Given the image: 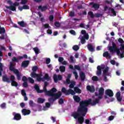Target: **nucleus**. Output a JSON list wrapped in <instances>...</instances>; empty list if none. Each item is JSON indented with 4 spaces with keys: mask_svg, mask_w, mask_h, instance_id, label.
I'll return each instance as SVG.
<instances>
[{
    "mask_svg": "<svg viewBox=\"0 0 124 124\" xmlns=\"http://www.w3.org/2000/svg\"><path fill=\"white\" fill-rule=\"evenodd\" d=\"M22 7L23 9H25V10L30 9V6H29L28 5L25 4Z\"/></svg>",
    "mask_w": 124,
    "mask_h": 124,
    "instance_id": "62",
    "label": "nucleus"
},
{
    "mask_svg": "<svg viewBox=\"0 0 124 124\" xmlns=\"http://www.w3.org/2000/svg\"><path fill=\"white\" fill-rule=\"evenodd\" d=\"M37 69H38V67L37 66H34L32 67V72H36Z\"/></svg>",
    "mask_w": 124,
    "mask_h": 124,
    "instance_id": "49",
    "label": "nucleus"
},
{
    "mask_svg": "<svg viewBox=\"0 0 124 124\" xmlns=\"http://www.w3.org/2000/svg\"><path fill=\"white\" fill-rule=\"evenodd\" d=\"M59 69L62 73H63L65 72V66H60L59 67Z\"/></svg>",
    "mask_w": 124,
    "mask_h": 124,
    "instance_id": "29",
    "label": "nucleus"
},
{
    "mask_svg": "<svg viewBox=\"0 0 124 124\" xmlns=\"http://www.w3.org/2000/svg\"><path fill=\"white\" fill-rule=\"evenodd\" d=\"M12 71H13L14 73L16 75L17 80H18V81H20L21 80V77H22L23 75L22 73H20L19 70L17 69H15Z\"/></svg>",
    "mask_w": 124,
    "mask_h": 124,
    "instance_id": "8",
    "label": "nucleus"
},
{
    "mask_svg": "<svg viewBox=\"0 0 124 124\" xmlns=\"http://www.w3.org/2000/svg\"><path fill=\"white\" fill-rule=\"evenodd\" d=\"M69 32L71 34H73V35H76V32L74 30H70Z\"/></svg>",
    "mask_w": 124,
    "mask_h": 124,
    "instance_id": "59",
    "label": "nucleus"
},
{
    "mask_svg": "<svg viewBox=\"0 0 124 124\" xmlns=\"http://www.w3.org/2000/svg\"><path fill=\"white\" fill-rule=\"evenodd\" d=\"M30 64V61L29 60L27 61H24L22 62L21 63V66L22 67H28L29 66V64Z\"/></svg>",
    "mask_w": 124,
    "mask_h": 124,
    "instance_id": "19",
    "label": "nucleus"
},
{
    "mask_svg": "<svg viewBox=\"0 0 124 124\" xmlns=\"http://www.w3.org/2000/svg\"><path fill=\"white\" fill-rule=\"evenodd\" d=\"M100 98L99 97L96 98L95 100H93L92 99H89L88 100H82L79 103V106L81 107L82 108H84L88 111L87 106L89 105H92V106H95V105L99 103V100Z\"/></svg>",
    "mask_w": 124,
    "mask_h": 124,
    "instance_id": "2",
    "label": "nucleus"
},
{
    "mask_svg": "<svg viewBox=\"0 0 124 124\" xmlns=\"http://www.w3.org/2000/svg\"><path fill=\"white\" fill-rule=\"evenodd\" d=\"M28 78H27V77L24 76L23 77H22V81H23V82H27L28 81Z\"/></svg>",
    "mask_w": 124,
    "mask_h": 124,
    "instance_id": "48",
    "label": "nucleus"
},
{
    "mask_svg": "<svg viewBox=\"0 0 124 124\" xmlns=\"http://www.w3.org/2000/svg\"><path fill=\"white\" fill-rule=\"evenodd\" d=\"M53 80L55 83H58V81L62 80V76L61 75H57V74H54L53 75Z\"/></svg>",
    "mask_w": 124,
    "mask_h": 124,
    "instance_id": "10",
    "label": "nucleus"
},
{
    "mask_svg": "<svg viewBox=\"0 0 124 124\" xmlns=\"http://www.w3.org/2000/svg\"><path fill=\"white\" fill-rule=\"evenodd\" d=\"M90 5H92V7L95 9L96 10H97L100 7V5L98 3H94L93 2H91L90 3Z\"/></svg>",
    "mask_w": 124,
    "mask_h": 124,
    "instance_id": "14",
    "label": "nucleus"
},
{
    "mask_svg": "<svg viewBox=\"0 0 124 124\" xmlns=\"http://www.w3.org/2000/svg\"><path fill=\"white\" fill-rule=\"evenodd\" d=\"M58 103L59 104H63V103H64V101H63V99L62 98H60L59 99V101H58Z\"/></svg>",
    "mask_w": 124,
    "mask_h": 124,
    "instance_id": "47",
    "label": "nucleus"
},
{
    "mask_svg": "<svg viewBox=\"0 0 124 124\" xmlns=\"http://www.w3.org/2000/svg\"><path fill=\"white\" fill-rule=\"evenodd\" d=\"M15 76L14 75H11V85L13 87H18V82L15 81Z\"/></svg>",
    "mask_w": 124,
    "mask_h": 124,
    "instance_id": "9",
    "label": "nucleus"
},
{
    "mask_svg": "<svg viewBox=\"0 0 124 124\" xmlns=\"http://www.w3.org/2000/svg\"><path fill=\"white\" fill-rule=\"evenodd\" d=\"M20 60H23V56H18L17 58L14 57L12 58V61L15 62H18Z\"/></svg>",
    "mask_w": 124,
    "mask_h": 124,
    "instance_id": "20",
    "label": "nucleus"
},
{
    "mask_svg": "<svg viewBox=\"0 0 124 124\" xmlns=\"http://www.w3.org/2000/svg\"><path fill=\"white\" fill-rule=\"evenodd\" d=\"M108 70L109 67H107L103 72V75H107V73H108Z\"/></svg>",
    "mask_w": 124,
    "mask_h": 124,
    "instance_id": "35",
    "label": "nucleus"
},
{
    "mask_svg": "<svg viewBox=\"0 0 124 124\" xmlns=\"http://www.w3.org/2000/svg\"><path fill=\"white\" fill-rule=\"evenodd\" d=\"M0 107H1L2 109H5V108H6V104H5V103H3L0 105Z\"/></svg>",
    "mask_w": 124,
    "mask_h": 124,
    "instance_id": "52",
    "label": "nucleus"
},
{
    "mask_svg": "<svg viewBox=\"0 0 124 124\" xmlns=\"http://www.w3.org/2000/svg\"><path fill=\"white\" fill-rule=\"evenodd\" d=\"M73 49L74 51H78L80 49V47L78 45H75L73 46Z\"/></svg>",
    "mask_w": 124,
    "mask_h": 124,
    "instance_id": "39",
    "label": "nucleus"
},
{
    "mask_svg": "<svg viewBox=\"0 0 124 124\" xmlns=\"http://www.w3.org/2000/svg\"><path fill=\"white\" fill-rule=\"evenodd\" d=\"M87 48L90 52H94V47L93 46V45L91 44H88L87 46Z\"/></svg>",
    "mask_w": 124,
    "mask_h": 124,
    "instance_id": "22",
    "label": "nucleus"
},
{
    "mask_svg": "<svg viewBox=\"0 0 124 124\" xmlns=\"http://www.w3.org/2000/svg\"><path fill=\"white\" fill-rule=\"evenodd\" d=\"M28 3V0H21L20 2L21 4H27Z\"/></svg>",
    "mask_w": 124,
    "mask_h": 124,
    "instance_id": "53",
    "label": "nucleus"
},
{
    "mask_svg": "<svg viewBox=\"0 0 124 124\" xmlns=\"http://www.w3.org/2000/svg\"><path fill=\"white\" fill-rule=\"evenodd\" d=\"M103 57H108V58H111V55L109 54L108 51L105 52L103 54Z\"/></svg>",
    "mask_w": 124,
    "mask_h": 124,
    "instance_id": "30",
    "label": "nucleus"
},
{
    "mask_svg": "<svg viewBox=\"0 0 124 124\" xmlns=\"http://www.w3.org/2000/svg\"><path fill=\"white\" fill-rule=\"evenodd\" d=\"M38 9H40L42 12H43V11H46V10L48 9V7L46 5V6L39 5L38 7Z\"/></svg>",
    "mask_w": 124,
    "mask_h": 124,
    "instance_id": "21",
    "label": "nucleus"
},
{
    "mask_svg": "<svg viewBox=\"0 0 124 124\" xmlns=\"http://www.w3.org/2000/svg\"><path fill=\"white\" fill-rule=\"evenodd\" d=\"M57 89L53 87L52 88L51 92L47 94L48 96H51V97L48 98V101L50 104H53L54 101H56L57 99H59L62 96V92H58L57 93Z\"/></svg>",
    "mask_w": 124,
    "mask_h": 124,
    "instance_id": "3",
    "label": "nucleus"
},
{
    "mask_svg": "<svg viewBox=\"0 0 124 124\" xmlns=\"http://www.w3.org/2000/svg\"><path fill=\"white\" fill-rule=\"evenodd\" d=\"M112 46H109L108 50L110 51V53H114V52H116L117 56H120V48L117 47V45L114 42H112Z\"/></svg>",
    "mask_w": 124,
    "mask_h": 124,
    "instance_id": "5",
    "label": "nucleus"
},
{
    "mask_svg": "<svg viewBox=\"0 0 124 124\" xmlns=\"http://www.w3.org/2000/svg\"><path fill=\"white\" fill-rule=\"evenodd\" d=\"M87 113H88L87 109L79 106L77 111L73 112L71 116L76 120H78V124H82L85 122L84 117L87 115Z\"/></svg>",
    "mask_w": 124,
    "mask_h": 124,
    "instance_id": "1",
    "label": "nucleus"
},
{
    "mask_svg": "<svg viewBox=\"0 0 124 124\" xmlns=\"http://www.w3.org/2000/svg\"><path fill=\"white\" fill-rule=\"evenodd\" d=\"M63 58L62 57H59L58 59V62H63Z\"/></svg>",
    "mask_w": 124,
    "mask_h": 124,
    "instance_id": "64",
    "label": "nucleus"
},
{
    "mask_svg": "<svg viewBox=\"0 0 124 124\" xmlns=\"http://www.w3.org/2000/svg\"><path fill=\"white\" fill-rule=\"evenodd\" d=\"M48 86V83L47 81L45 82L44 83V89H45V91L47 90V86Z\"/></svg>",
    "mask_w": 124,
    "mask_h": 124,
    "instance_id": "61",
    "label": "nucleus"
},
{
    "mask_svg": "<svg viewBox=\"0 0 124 124\" xmlns=\"http://www.w3.org/2000/svg\"><path fill=\"white\" fill-rule=\"evenodd\" d=\"M109 10H110L112 14H113L114 16H117V13H116V11H115V9H114V8H109Z\"/></svg>",
    "mask_w": 124,
    "mask_h": 124,
    "instance_id": "33",
    "label": "nucleus"
},
{
    "mask_svg": "<svg viewBox=\"0 0 124 124\" xmlns=\"http://www.w3.org/2000/svg\"><path fill=\"white\" fill-rule=\"evenodd\" d=\"M75 85H76V82L72 81L71 82V84L69 85V88L71 90V89H73V88H74Z\"/></svg>",
    "mask_w": 124,
    "mask_h": 124,
    "instance_id": "27",
    "label": "nucleus"
},
{
    "mask_svg": "<svg viewBox=\"0 0 124 124\" xmlns=\"http://www.w3.org/2000/svg\"><path fill=\"white\" fill-rule=\"evenodd\" d=\"M54 25L55 26V27H56L57 28H60V27H61V23H60V22H58V21H56L54 23Z\"/></svg>",
    "mask_w": 124,
    "mask_h": 124,
    "instance_id": "45",
    "label": "nucleus"
},
{
    "mask_svg": "<svg viewBox=\"0 0 124 124\" xmlns=\"http://www.w3.org/2000/svg\"><path fill=\"white\" fill-rule=\"evenodd\" d=\"M22 86L23 87H24V88H28V87H29V84H28L27 81H25L23 83Z\"/></svg>",
    "mask_w": 124,
    "mask_h": 124,
    "instance_id": "55",
    "label": "nucleus"
},
{
    "mask_svg": "<svg viewBox=\"0 0 124 124\" xmlns=\"http://www.w3.org/2000/svg\"><path fill=\"white\" fill-rule=\"evenodd\" d=\"M21 112L23 116H27V115H30V114H31V110L27 109L26 108L23 109Z\"/></svg>",
    "mask_w": 124,
    "mask_h": 124,
    "instance_id": "17",
    "label": "nucleus"
},
{
    "mask_svg": "<svg viewBox=\"0 0 124 124\" xmlns=\"http://www.w3.org/2000/svg\"><path fill=\"white\" fill-rule=\"evenodd\" d=\"M75 69L78 70L79 71H81V67L78 65H75L74 66Z\"/></svg>",
    "mask_w": 124,
    "mask_h": 124,
    "instance_id": "51",
    "label": "nucleus"
},
{
    "mask_svg": "<svg viewBox=\"0 0 124 124\" xmlns=\"http://www.w3.org/2000/svg\"><path fill=\"white\" fill-rule=\"evenodd\" d=\"M102 74V72L101 71V70L98 68V70L96 71V75L98 76L101 75Z\"/></svg>",
    "mask_w": 124,
    "mask_h": 124,
    "instance_id": "46",
    "label": "nucleus"
},
{
    "mask_svg": "<svg viewBox=\"0 0 124 124\" xmlns=\"http://www.w3.org/2000/svg\"><path fill=\"white\" fill-rule=\"evenodd\" d=\"M52 92V89L49 91H47V89H46L45 88H43V90H39V92H38V93H46V95H47L48 93H50Z\"/></svg>",
    "mask_w": 124,
    "mask_h": 124,
    "instance_id": "16",
    "label": "nucleus"
},
{
    "mask_svg": "<svg viewBox=\"0 0 124 124\" xmlns=\"http://www.w3.org/2000/svg\"><path fill=\"white\" fill-rule=\"evenodd\" d=\"M2 33H5V29L4 28H1L0 26V34H2Z\"/></svg>",
    "mask_w": 124,
    "mask_h": 124,
    "instance_id": "37",
    "label": "nucleus"
},
{
    "mask_svg": "<svg viewBox=\"0 0 124 124\" xmlns=\"http://www.w3.org/2000/svg\"><path fill=\"white\" fill-rule=\"evenodd\" d=\"M104 94V88L101 87L99 89V93L97 92H95V96H98V97L100 99H102V96Z\"/></svg>",
    "mask_w": 124,
    "mask_h": 124,
    "instance_id": "7",
    "label": "nucleus"
},
{
    "mask_svg": "<svg viewBox=\"0 0 124 124\" xmlns=\"http://www.w3.org/2000/svg\"><path fill=\"white\" fill-rule=\"evenodd\" d=\"M92 79V80L94 81V82H97V81H98V77L95 76H93Z\"/></svg>",
    "mask_w": 124,
    "mask_h": 124,
    "instance_id": "42",
    "label": "nucleus"
},
{
    "mask_svg": "<svg viewBox=\"0 0 124 124\" xmlns=\"http://www.w3.org/2000/svg\"><path fill=\"white\" fill-rule=\"evenodd\" d=\"M116 99L118 102H122L123 98L121 96V92H117L116 94Z\"/></svg>",
    "mask_w": 124,
    "mask_h": 124,
    "instance_id": "18",
    "label": "nucleus"
},
{
    "mask_svg": "<svg viewBox=\"0 0 124 124\" xmlns=\"http://www.w3.org/2000/svg\"><path fill=\"white\" fill-rule=\"evenodd\" d=\"M87 91L90 92V93H93L94 92H95V88H94V86L93 85H92L91 86L90 85H88L86 87Z\"/></svg>",
    "mask_w": 124,
    "mask_h": 124,
    "instance_id": "15",
    "label": "nucleus"
},
{
    "mask_svg": "<svg viewBox=\"0 0 124 124\" xmlns=\"http://www.w3.org/2000/svg\"><path fill=\"white\" fill-rule=\"evenodd\" d=\"M34 88L35 91H36L37 93H38V92L40 90L39 86H38V84H35Z\"/></svg>",
    "mask_w": 124,
    "mask_h": 124,
    "instance_id": "41",
    "label": "nucleus"
},
{
    "mask_svg": "<svg viewBox=\"0 0 124 124\" xmlns=\"http://www.w3.org/2000/svg\"><path fill=\"white\" fill-rule=\"evenodd\" d=\"M19 4V3L18 2H15L13 3V5H10L9 6H5V7L6 8V9H9L12 11H16V6H18Z\"/></svg>",
    "mask_w": 124,
    "mask_h": 124,
    "instance_id": "6",
    "label": "nucleus"
},
{
    "mask_svg": "<svg viewBox=\"0 0 124 124\" xmlns=\"http://www.w3.org/2000/svg\"><path fill=\"white\" fill-rule=\"evenodd\" d=\"M13 115L14 116L13 120H15V121H20V120L22 119V116H21V114L20 113H16L15 112H13Z\"/></svg>",
    "mask_w": 124,
    "mask_h": 124,
    "instance_id": "12",
    "label": "nucleus"
},
{
    "mask_svg": "<svg viewBox=\"0 0 124 124\" xmlns=\"http://www.w3.org/2000/svg\"><path fill=\"white\" fill-rule=\"evenodd\" d=\"M3 69H2V63L0 62V76H1L2 75V71Z\"/></svg>",
    "mask_w": 124,
    "mask_h": 124,
    "instance_id": "43",
    "label": "nucleus"
},
{
    "mask_svg": "<svg viewBox=\"0 0 124 124\" xmlns=\"http://www.w3.org/2000/svg\"><path fill=\"white\" fill-rule=\"evenodd\" d=\"M81 44H85L86 43V39H84L82 37L80 39Z\"/></svg>",
    "mask_w": 124,
    "mask_h": 124,
    "instance_id": "56",
    "label": "nucleus"
},
{
    "mask_svg": "<svg viewBox=\"0 0 124 124\" xmlns=\"http://www.w3.org/2000/svg\"><path fill=\"white\" fill-rule=\"evenodd\" d=\"M88 15H89V16H90L91 18L92 19H93V18H94V15L93 14V13L92 11L89 12L88 13Z\"/></svg>",
    "mask_w": 124,
    "mask_h": 124,
    "instance_id": "36",
    "label": "nucleus"
},
{
    "mask_svg": "<svg viewBox=\"0 0 124 124\" xmlns=\"http://www.w3.org/2000/svg\"><path fill=\"white\" fill-rule=\"evenodd\" d=\"M41 77H42V74H38L36 77V78H37V81L40 82V81L42 80Z\"/></svg>",
    "mask_w": 124,
    "mask_h": 124,
    "instance_id": "32",
    "label": "nucleus"
},
{
    "mask_svg": "<svg viewBox=\"0 0 124 124\" xmlns=\"http://www.w3.org/2000/svg\"><path fill=\"white\" fill-rule=\"evenodd\" d=\"M105 93L107 95H108V96H109V97H112L114 96V93H113V91L110 89L106 90L105 91Z\"/></svg>",
    "mask_w": 124,
    "mask_h": 124,
    "instance_id": "13",
    "label": "nucleus"
},
{
    "mask_svg": "<svg viewBox=\"0 0 124 124\" xmlns=\"http://www.w3.org/2000/svg\"><path fill=\"white\" fill-rule=\"evenodd\" d=\"M33 50L36 54V55H38L39 54V49L37 47H35L33 48Z\"/></svg>",
    "mask_w": 124,
    "mask_h": 124,
    "instance_id": "40",
    "label": "nucleus"
},
{
    "mask_svg": "<svg viewBox=\"0 0 124 124\" xmlns=\"http://www.w3.org/2000/svg\"><path fill=\"white\" fill-rule=\"evenodd\" d=\"M73 74L75 76V79L76 80H77L78 79V73H77V72H76V71H74L73 72Z\"/></svg>",
    "mask_w": 124,
    "mask_h": 124,
    "instance_id": "50",
    "label": "nucleus"
},
{
    "mask_svg": "<svg viewBox=\"0 0 124 124\" xmlns=\"http://www.w3.org/2000/svg\"><path fill=\"white\" fill-rule=\"evenodd\" d=\"M21 94L23 96H27V93H26V91L24 90L21 91Z\"/></svg>",
    "mask_w": 124,
    "mask_h": 124,
    "instance_id": "63",
    "label": "nucleus"
},
{
    "mask_svg": "<svg viewBox=\"0 0 124 124\" xmlns=\"http://www.w3.org/2000/svg\"><path fill=\"white\" fill-rule=\"evenodd\" d=\"M14 69H15V65L13 64V62H10V66H9V70L10 71H12Z\"/></svg>",
    "mask_w": 124,
    "mask_h": 124,
    "instance_id": "25",
    "label": "nucleus"
},
{
    "mask_svg": "<svg viewBox=\"0 0 124 124\" xmlns=\"http://www.w3.org/2000/svg\"><path fill=\"white\" fill-rule=\"evenodd\" d=\"M44 78L46 80H50V78H49V75L48 74H46Z\"/></svg>",
    "mask_w": 124,
    "mask_h": 124,
    "instance_id": "58",
    "label": "nucleus"
},
{
    "mask_svg": "<svg viewBox=\"0 0 124 124\" xmlns=\"http://www.w3.org/2000/svg\"><path fill=\"white\" fill-rule=\"evenodd\" d=\"M102 16V15H101V14L97 13L94 14V17H96V18H99Z\"/></svg>",
    "mask_w": 124,
    "mask_h": 124,
    "instance_id": "57",
    "label": "nucleus"
},
{
    "mask_svg": "<svg viewBox=\"0 0 124 124\" xmlns=\"http://www.w3.org/2000/svg\"><path fill=\"white\" fill-rule=\"evenodd\" d=\"M83 38H84V39H86V40H89V34L86 33L84 35L83 37H82Z\"/></svg>",
    "mask_w": 124,
    "mask_h": 124,
    "instance_id": "44",
    "label": "nucleus"
},
{
    "mask_svg": "<svg viewBox=\"0 0 124 124\" xmlns=\"http://www.w3.org/2000/svg\"><path fill=\"white\" fill-rule=\"evenodd\" d=\"M80 77L81 81H84L85 79H86V75H85V73L81 72L80 74Z\"/></svg>",
    "mask_w": 124,
    "mask_h": 124,
    "instance_id": "24",
    "label": "nucleus"
},
{
    "mask_svg": "<svg viewBox=\"0 0 124 124\" xmlns=\"http://www.w3.org/2000/svg\"><path fill=\"white\" fill-rule=\"evenodd\" d=\"M17 24L20 26L22 27V28H25L26 27V24H25V21H18L17 22Z\"/></svg>",
    "mask_w": 124,
    "mask_h": 124,
    "instance_id": "26",
    "label": "nucleus"
},
{
    "mask_svg": "<svg viewBox=\"0 0 124 124\" xmlns=\"http://www.w3.org/2000/svg\"><path fill=\"white\" fill-rule=\"evenodd\" d=\"M28 79L31 84H34V80L32 78L28 77Z\"/></svg>",
    "mask_w": 124,
    "mask_h": 124,
    "instance_id": "38",
    "label": "nucleus"
},
{
    "mask_svg": "<svg viewBox=\"0 0 124 124\" xmlns=\"http://www.w3.org/2000/svg\"><path fill=\"white\" fill-rule=\"evenodd\" d=\"M38 74L35 73V72H32L31 73V78H36V77L37 76Z\"/></svg>",
    "mask_w": 124,
    "mask_h": 124,
    "instance_id": "31",
    "label": "nucleus"
},
{
    "mask_svg": "<svg viewBox=\"0 0 124 124\" xmlns=\"http://www.w3.org/2000/svg\"><path fill=\"white\" fill-rule=\"evenodd\" d=\"M73 98L75 101H76V102H77L78 103H79V101H81V98H80V97H79L78 96L74 95Z\"/></svg>",
    "mask_w": 124,
    "mask_h": 124,
    "instance_id": "23",
    "label": "nucleus"
},
{
    "mask_svg": "<svg viewBox=\"0 0 124 124\" xmlns=\"http://www.w3.org/2000/svg\"><path fill=\"white\" fill-rule=\"evenodd\" d=\"M74 91L71 89H69L68 90H66L65 87H62L61 90L62 93H63L66 95H69V94H71L72 95H74L76 93H81L82 90L79 89L78 87H75L74 88Z\"/></svg>",
    "mask_w": 124,
    "mask_h": 124,
    "instance_id": "4",
    "label": "nucleus"
},
{
    "mask_svg": "<svg viewBox=\"0 0 124 124\" xmlns=\"http://www.w3.org/2000/svg\"><path fill=\"white\" fill-rule=\"evenodd\" d=\"M29 103L30 107H33L35 105V103H34V102H33V101L31 100L29 101Z\"/></svg>",
    "mask_w": 124,
    "mask_h": 124,
    "instance_id": "34",
    "label": "nucleus"
},
{
    "mask_svg": "<svg viewBox=\"0 0 124 124\" xmlns=\"http://www.w3.org/2000/svg\"><path fill=\"white\" fill-rule=\"evenodd\" d=\"M69 16L70 17H74V16H75V13L74 11H71L69 13Z\"/></svg>",
    "mask_w": 124,
    "mask_h": 124,
    "instance_id": "54",
    "label": "nucleus"
},
{
    "mask_svg": "<svg viewBox=\"0 0 124 124\" xmlns=\"http://www.w3.org/2000/svg\"><path fill=\"white\" fill-rule=\"evenodd\" d=\"M45 101V99H43L42 98H38L37 100L38 103L42 104L44 103Z\"/></svg>",
    "mask_w": 124,
    "mask_h": 124,
    "instance_id": "28",
    "label": "nucleus"
},
{
    "mask_svg": "<svg viewBox=\"0 0 124 124\" xmlns=\"http://www.w3.org/2000/svg\"><path fill=\"white\" fill-rule=\"evenodd\" d=\"M46 64H49L51 62V59L50 58H46Z\"/></svg>",
    "mask_w": 124,
    "mask_h": 124,
    "instance_id": "60",
    "label": "nucleus"
},
{
    "mask_svg": "<svg viewBox=\"0 0 124 124\" xmlns=\"http://www.w3.org/2000/svg\"><path fill=\"white\" fill-rule=\"evenodd\" d=\"M2 80L3 82L6 83H11V77H8L7 75H5V76H3L2 78Z\"/></svg>",
    "mask_w": 124,
    "mask_h": 124,
    "instance_id": "11",
    "label": "nucleus"
}]
</instances>
